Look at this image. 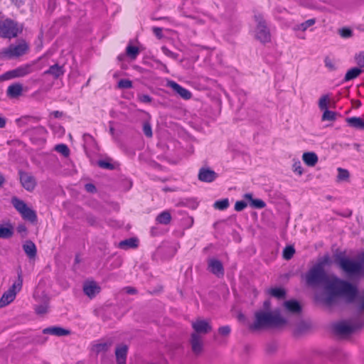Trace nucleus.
I'll return each mask as SVG.
<instances>
[{
    "label": "nucleus",
    "mask_w": 364,
    "mask_h": 364,
    "mask_svg": "<svg viewBox=\"0 0 364 364\" xmlns=\"http://www.w3.org/2000/svg\"><path fill=\"white\" fill-rule=\"evenodd\" d=\"M331 264L328 255L318 259L317 262L307 272L305 279L307 285L317 287L323 285L325 289H330L338 293L351 291L350 283L336 277H330L325 271V267Z\"/></svg>",
    "instance_id": "f257e3e1"
},
{
    "label": "nucleus",
    "mask_w": 364,
    "mask_h": 364,
    "mask_svg": "<svg viewBox=\"0 0 364 364\" xmlns=\"http://www.w3.org/2000/svg\"><path fill=\"white\" fill-rule=\"evenodd\" d=\"M287 320L282 316L280 311L275 309L273 311L257 310L255 313V320L250 325L252 331H259L270 328L279 327L284 325Z\"/></svg>",
    "instance_id": "f03ea898"
},
{
    "label": "nucleus",
    "mask_w": 364,
    "mask_h": 364,
    "mask_svg": "<svg viewBox=\"0 0 364 364\" xmlns=\"http://www.w3.org/2000/svg\"><path fill=\"white\" fill-rule=\"evenodd\" d=\"M364 326V320L361 317L354 319L343 321L334 325L335 332L343 337H346L357 331L361 329Z\"/></svg>",
    "instance_id": "7ed1b4c3"
},
{
    "label": "nucleus",
    "mask_w": 364,
    "mask_h": 364,
    "mask_svg": "<svg viewBox=\"0 0 364 364\" xmlns=\"http://www.w3.org/2000/svg\"><path fill=\"white\" fill-rule=\"evenodd\" d=\"M23 31V26L17 22L6 18L0 21V36L5 38H13L16 37Z\"/></svg>",
    "instance_id": "20e7f679"
},
{
    "label": "nucleus",
    "mask_w": 364,
    "mask_h": 364,
    "mask_svg": "<svg viewBox=\"0 0 364 364\" xmlns=\"http://www.w3.org/2000/svg\"><path fill=\"white\" fill-rule=\"evenodd\" d=\"M23 286V277L21 272L18 273L17 279L13 283L11 287L4 293L0 299V308L7 306L12 302L16 296V294L19 292Z\"/></svg>",
    "instance_id": "39448f33"
},
{
    "label": "nucleus",
    "mask_w": 364,
    "mask_h": 364,
    "mask_svg": "<svg viewBox=\"0 0 364 364\" xmlns=\"http://www.w3.org/2000/svg\"><path fill=\"white\" fill-rule=\"evenodd\" d=\"M350 286L352 288V289H351L352 291H349L348 293V292H346V293H338V292L334 291L333 290L326 289L329 294L326 296H325V297H323V299H319L318 296H316V299L317 301H321L323 304H325L326 306H331L332 304H333L335 300H336V298L337 296H343L348 302H352L355 299V298L356 296L357 289L351 284H350Z\"/></svg>",
    "instance_id": "423d86ee"
},
{
    "label": "nucleus",
    "mask_w": 364,
    "mask_h": 364,
    "mask_svg": "<svg viewBox=\"0 0 364 364\" xmlns=\"http://www.w3.org/2000/svg\"><path fill=\"white\" fill-rule=\"evenodd\" d=\"M11 204L15 209L21 215L24 220H28L31 223L37 221V215L36 212L28 207L26 203L18 198L17 197H13L11 198Z\"/></svg>",
    "instance_id": "0eeeda50"
},
{
    "label": "nucleus",
    "mask_w": 364,
    "mask_h": 364,
    "mask_svg": "<svg viewBox=\"0 0 364 364\" xmlns=\"http://www.w3.org/2000/svg\"><path fill=\"white\" fill-rule=\"evenodd\" d=\"M255 19L257 23L255 30V38L262 43L269 42L271 34L263 16L261 14H257L255 16Z\"/></svg>",
    "instance_id": "6e6552de"
},
{
    "label": "nucleus",
    "mask_w": 364,
    "mask_h": 364,
    "mask_svg": "<svg viewBox=\"0 0 364 364\" xmlns=\"http://www.w3.org/2000/svg\"><path fill=\"white\" fill-rule=\"evenodd\" d=\"M337 263L339 267L348 275L358 274L361 271V265L359 262L346 257H340Z\"/></svg>",
    "instance_id": "1a4fd4ad"
},
{
    "label": "nucleus",
    "mask_w": 364,
    "mask_h": 364,
    "mask_svg": "<svg viewBox=\"0 0 364 364\" xmlns=\"http://www.w3.org/2000/svg\"><path fill=\"white\" fill-rule=\"evenodd\" d=\"M28 49L27 43L22 41L18 44H11L9 47L4 48L2 54L9 58H14L24 55Z\"/></svg>",
    "instance_id": "9d476101"
},
{
    "label": "nucleus",
    "mask_w": 364,
    "mask_h": 364,
    "mask_svg": "<svg viewBox=\"0 0 364 364\" xmlns=\"http://www.w3.org/2000/svg\"><path fill=\"white\" fill-rule=\"evenodd\" d=\"M33 72V68L31 65L26 64L24 65L19 66L14 70L6 72L2 75L1 78L3 80H11L16 77H24Z\"/></svg>",
    "instance_id": "9b49d317"
},
{
    "label": "nucleus",
    "mask_w": 364,
    "mask_h": 364,
    "mask_svg": "<svg viewBox=\"0 0 364 364\" xmlns=\"http://www.w3.org/2000/svg\"><path fill=\"white\" fill-rule=\"evenodd\" d=\"M19 178L21 186L28 192L34 191L37 186L36 178L31 173L23 171H19Z\"/></svg>",
    "instance_id": "f8f14e48"
},
{
    "label": "nucleus",
    "mask_w": 364,
    "mask_h": 364,
    "mask_svg": "<svg viewBox=\"0 0 364 364\" xmlns=\"http://www.w3.org/2000/svg\"><path fill=\"white\" fill-rule=\"evenodd\" d=\"M191 326L194 331L193 333L201 335L203 337L212 330L210 323L201 318H197L196 321H192Z\"/></svg>",
    "instance_id": "ddd939ff"
},
{
    "label": "nucleus",
    "mask_w": 364,
    "mask_h": 364,
    "mask_svg": "<svg viewBox=\"0 0 364 364\" xmlns=\"http://www.w3.org/2000/svg\"><path fill=\"white\" fill-rule=\"evenodd\" d=\"M208 269L218 277H222L224 275L223 265L222 262L217 259L210 258L208 260Z\"/></svg>",
    "instance_id": "4468645a"
},
{
    "label": "nucleus",
    "mask_w": 364,
    "mask_h": 364,
    "mask_svg": "<svg viewBox=\"0 0 364 364\" xmlns=\"http://www.w3.org/2000/svg\"><path fill=\"white\" fill-rule=\"evenodd\" d=\"M190 343L191 350L196 355H199L203 350V337L197 333H192L191 336Z\"/></svg>",
    "instance_id": "2eb2a0df"
},
{
    "label": "nucleus",
    "mask_w": 364,
    "mask_h": 364,
    "mask_svg": "<svg viewBox=\"0 0 364 364\" xmlns=\"http://www.w3.org/2000/svg\"><path fill=\"white\" fill-rule=\"evenodd\" d=\"M198 177L202 182L211 183L216 179L218 174L208 168L203 167L200 168Z\"/></svg>",
    "instance_id": "dca6fc26"
},
{
    "label": "nucleus",
    "mask_w": 364,
    "mask_h": 364,
    "mask_svg": "<svg viewBox=\"0 0 364 364\" xmlns=\"http://www.w3.org/2000/svg\"><path fill=\"white\" fill-rule=\"evenodd\" d=\"M100 287L94 281L87 282L83 285V291L90 299L95 297L100 291Z\"/></svg>",
    "instance_id": "f3484780"
},
{
    "label": "nucleus",
    "mask_w": 364,
    "mask_h": 364,
    "mask_svg": "<svg viewBox=\"0 0 364 364\" xmlns=\"http://www.w3.org/2000/svg\"><path fill=\"white\" fill-rule=\"evenodd\" d=\"M167 85L172 88L176 93H178L183 99L189 100L192 97L191 92L187 89L181 87L180 85L174 81H168Z\"/></svg>",
    "instance_id": "a211bd4d"
},
{
    "label": "nucleus",
    "mask_w": 364,
    "mask_h": 364,
    "mask_svg": "<svg viewBox=\"0 0 364 364\" xmlns=\"http://www.w3.org/2000/svg\"><path fill=\"white\" fill-rule=\"evenodd\" d=\"M128 346L124 344L118 346L115 350L116 360L118 364H124L126 362Z\"/></svg>",
    "instance_id": "6ab92c4d"
},
{
    "label": "nucleus",
    "mask_w": 364,
    "mask_h": 364,
    "mask_svg": "<svg viewBox=\"0 0 364 364\" xmlns=\"http://www.w3.org/2000/svg\"><path fill=\"white\" fill-rule=\"evenodd\" d=\"M43 333L56 336H65L70 334V331L60 326H51L44 328Z\"/></svg>",
    "instance_id": "aec40b11"
},
{
    "label": "nucleus",
    "mask_w": 364,
    "mask_h": 364,
    "mask_svg": "<svg viewBox=\"0 0 364 364\" xmlns=\"http://www.w3.org/2000/svg\"><path fill=\"white\" fill-rule=\"evenodd\" d=\"M30 136L36 139L44 140L47 133L46 129L43 126H38L28 130Z\"/></svg>",
    "instance_id": "412c9836"
},
{
    "label": "nucleus",
    "mask_w": 364,
    "mask_h": 364,
    "mask_svg": "<svg viewBox=\"0 0 364 364\" xmlns=\"http://www.w3.org/2000/svg\"><path fill=\"white\" fill-rule=\"evenodd\" d=\"M23 91V86L20 83H15L9 86L7 89V95L11 98L20 96Z\"/></svg>",
    "instance_id": "4be33fe9"
},
{
    "label": "nucleus",
    "mask_w": 364,
    "mask_h": 364,
    "mask_svg": "<svg viewBox=\"0 0 364 364\" xmlns=\"http://www.w3.org/2000/svg\"><path fill=\"white\" fill-rule=\"evenodd\" d=\"M23 249L29 258L33 259L36 257L37 250L36 245L32 241H26L23 245Z\"/></svg>",
    "instance_id": "5701e85b"
},
{
    "label": "nucleus",
    "mask_w": 364,
    "mask_h": 364,
    "mask_svg": "<svg viewBox=\"0 0 364 364\" xmlns=\"http://www.w3.org/2000/svg\"><path fill=\"white\" fill-rule=\"evenodd\" d=\"M139 245V240L136 238L131 237L124 240L119 243V247L122 250H128L130 248H136Z\"/></svg>",
    "instance_id": "b1692460"
},
{
    "label": "nucleus",
    "mask_w": 364,
    "mask_h": 364,
    "mask_svg": "<svg viewBox=\"0 0 364 364\" xmlns=\"http://www.w3.org/2000/svg\"><path fill=\"white\" fill-rule=\"evenodd\" d=\"M64 73V69L63 66L59 65L58 64H55L51 65L48 70L44 72L45 75H50L53 76L55 78H58L60 76L63 75Z\"/></svg>",
    "instance_id": "393cba45"
},
{
    "label": "nucleus",
    "mask_w": 364,
    "mask_h": 364,
    "mask_svg": "<svg viewBox=\"0 0 364 364\" xmlns=\"http://www.w3.org/2000/svg\"><path fill=\"white\" fill-rule=\"evenodd\" d=\"M244 198L250 202V206L254 208L262 209L266 206V203L261 199H254L252 193H245Z\"/></svg>",
    "instance_id": "a878e982"
},
{
    "label": "nucleus",
    "mask_w": 364,
    "mask_h": 364,
    "mask_svg": "<svg viewBox=\"0 0 364 364\" xmlns=\"http://www.w3.org/2000/svg\"><path fill=\"white\" fill-rule=\"evenodd\" d=\"M302 159L309 166H314L318 162V156L314 152H306L303 154Z\"/></svg>",
    "instance_id": "bb28decb"
},
{
    "label": "nucleus",
    "mask_w": 364,
    "mask_h": 364,
    "mask_svg": "<svg viewBox=\"0 0 364 364\" xmlns=\"http://www.w3.org/2000/svg\"><path fill=\"white\" fill-rule=\"evenodd\" d=\"M112 345V342L111 341L96 343L92 346V350L97 354L102 352H107Z\"/></svg>",
    "instance_id": "cd10ccee"
},
{
    "label": "nucleus",
    "mask_w": 364,
    "mask_h": 364,
    "mask_svg": "<svg viewBox=\"0 0 364 364\" xmlns=\"http://www.w3.org/2000/svg\"><path fill=\"white\" fill-rule=\"evenodd\" d=\"M286 309L291 313H299L301 311V306L299 303L295 300L287 301L284 304Z\"/></svg>",
    "instance_id": "c85d7f7f"
},
{
    "label": "nucleus",
    "mask_w": 364,
    "mask_h": 364,
    "mask_svg": "<svg viewBox=\"0 0 364 364\" xmlns=\"http://www.w3.org/2000/svg\"><path fill=\"white\" fill-rule=\"evenodd\" d=\"M156 220L159 224L168 225L171 220V213L167 210L163 211L156 217Z\"/></svg>",
    "instance_id": "c756f323"
},
{
    "label": "nucleus",
    "mask_w": 364,
    "mask_h": 364,
    "mask_svg": "<svg viewBox=\"0 0 364 364\" xmlns=\"http://www.w3.org/2000/svg\"><path fill=\"white\" fill-rule=\"evenodd\" d=\"M362 69L359 68H353L347 71L344 77V80L349 81L353 80L358 77L362 73Z\"/></svg>",
    "instance_id": "7c9ffc66"
},
{
    "label": "nucleus",
    "mask_w": 364,
    "mask_h": 364,
    "mask_svg": "<svg viewBox=\"0 0 364 364\" xmlns=\"http://www.w3.org/2000/svg\"><path fill=\"white\" fill-rule=\"evenodd\" d=\"M348 124L354 128L364 129V120L360 117H350L347 119Z\"/></svg>",
    "instance_id": "2f4dec72"
},
{
    "label": "nucleus",
    "mask_w": 364,
    "mask_h": 364,
    "mask_svg": "<svg viewBox=\"0 0 364 364\" xmlns=\"http://www.w3.org/2000/svg\"><path fill=\"white\" fill-rule=\"evenodd\" d=\"M14 235V228L9 224L7 226H0V238L8 239Z\"/></svg>",
    "instance_id": "473e14b6"
},
{
    "label": "nucleus",
    "mask_w": 364,
    "mask_h": 364,
    "mask_svg": "<svg viewBox=\"0 0 364 364\" xmlns=\"http://www.w3.org/2000/svg\"><path fill=\"white\" fill-rule=\"evenodd\" d=\"M40 120L39 117H31V116H23L16 119V123L19 127H23L28 124L29 122H37Z\"/></svg>",
    "instance_id": "72a5a7b5"
},
{
    "label": "nucleus",
    "mask_w": 364,
    "mask_h": 364,
    "mask_svg": "<svg viewBox=\"0 0 364 364\" xmlns=\"http://www.w3.org/2000/svg\"><path fill=\"white\" fill-rule=\"evenodd\" d=\"M316 23L315 18H311L301 23L297 24L294 26V29L295 31H305L307 30L308 28L314 26Z\"/></svg>",
    "instance_id": "f704fd0d"
},
{
    "label": "nucleus",
    "mask_w": 364,
    "mask_h": 364,
    "mask_svg": "<svg viewBox=\"0 0 364 364\" xmlns=\"http://www.w3.org/2000/svg\"><path fill=\"white\" fill-rule=\"evenodd\" d=\"M267 293L277 299H282L285 296V290L282 288H272L267 290Z\"/></svg>",
    "instance_id": "c9c22d12"
},
{
    "label": "nucleus",
    "mask_w": 364,
    "mask_h": 364,
    "mask_svg": "<svg viewBox=\"0 0 364 364\" xmlns=\"http://www.w3.org/2000/svg\"><path fill=\"white\" fill-rule=\"evenodd\" d=\"M126 54L132 60H134L136 58L137 55L139 54V50L136 46L128 45L126 48Z\"/></svg>",
    "instance_id": "e433bc0d"
},
{
    "label": "nucleus",
    "mask_w": 364,
    "mask_h": 364,
    "mask_svg": "<svg viewBox=\"0 0 364 364\" xmlns=\"http://www.w3.org/2000/svg\"><path fill=\"white\" fill-rule=\"evenodd\" d=\"M324 64H325V67L329 71H334L337 68L336 60L333 58H331L329 56H326L325 58V59H324Z\"/></svg>",
    "instance_id": "4c0bfd02"
},
{
    "label": "nucleus",
    "mask_w": 364,
    "mask_h": 364,
    "mask_svg": "<svg viewBox=\"0 0 364 364\" xmlns=\"http://www.w3.org/2000/svg\"><path fill=\"white\" fill-rule=\"evenodd\" d=\"M55 150L61 154L63 156H68L70 154V150L67 145L64 144H60L55 146Z\"/></svg>",
    "instance_id": "58836bf2"
},
{
    "label": "nucleus",
    "mask_w": 364,
    "mask_h": 364,
    "mask_svg": "<svg viewBox=\"0 0 364 364\" xmlns=\"http://www.w3.org/2000/svg\"><path fill=\"white\" fill-rule=\"evenodd\" d=\"M229 206V200L228 198L217 200L214 203V208L218 210H225Z\"/></svg>",
    "instance_id": "ea45409f"
},
{
    "label": "nucleus",
    "mask_w": 364,
    "mask_h": 364,
    "mask_svg": "<svg viewBox=\"0 0 364 364\" xmlns=\"http://www.w3.org/2000/svg\"><path fill=\"white\" fill-rule=\"evenodd\" d=\"M295 253V250L292 246H287L283 250V257L289 260L291 259Z\"/></svg>",
    "instance_id": "a19ab883"
},
{
    "label": "nucleus",
    "mask_w": 364,
    "mask_h": 364,
    "mask_svg": "<svg viewBox=\"0 0 364 364\" xmlns=\"http://www.w3.org/2000/svg\"><path fill=\"white\" fill-rule=\"evenodd\" d=\"M329 102V96L325 95L321 97L318 101V107L321 110L328 109V104Z\"/></svg>",
    "instance_id": "79ce46f5"
},
{
    "label": "nucleus",
    "mask_w": 364,
    "mask_h": 364,
    "mask_svg": "<svg viewBox=\"0 0 364 364\" xmlns=\"http://www.w3.org/2000/svg\"><path fill=\"white\" fill-rule=\"evenodd\" d=\"M336 114L335 112L330 111L328 109H325L322 115V120L335 121L336 119Z\"/></svg>",
    "instance_id": "37998d69"
},
{
    "label": "nucleus",
    "mask_w": 364,
    "mask_h": 364,
    "mask_svg": "<svg viewBox=\"0 0 364 364\" xmlns=\"http://www.w3.org/2000/svg\"><path fill=\"white\" fill-rule=\"evenodd\" d=\"M117 87L120 89H129L132 87V82L128 79H122L118 82Z\"/></svg>",
    "instance_id": "c03bdc74"
},
{
    "label": "nucleus",
    "mask_w": 364,
    "mask_h": 364,
    "mask_svg": "<svg viewBox=\"0 0 364 364\" xmlns=\"http://www.w3.org/2000/svg\"><path fill=\"white\" fill-rule=\"evenodd\" d=\"M355 63L358 68L362 69L364 68V51H361L355 56Z\"/></svg>",
    "instance_id": "a18cd8bd"
},
{
    "label": "nucleus",
    "mask_w": 364,
    "mask_h": 364,
    "mask_svg": "<svg viewBox=\"0 0 364 364\" xmlns=\"http://www.w3.org/2000/svg\"><path fill=\"white\" fill-rule=\"evenodd\" d=\"M48 309V304L46 302L37 305L35 307V311L37 314L43 315L46 313H47Z\"/></svg>",
    "instance_id": "49530a36"
},
{
    "label": "nucleus",
    "mask_w": 364,
    "mask_h": 364,
    "mask_svg": "<svg viewBox=\"0 0 364 364\" xmlns=\"http://www.w3.org/2000/svg\"><path fill=\"white\" fill-rule=\"evenodd\" d=\"M338 174L337 178H338V181H344V180H346L348 178L349 172L348 170L343 169L342 168H338Z\"/></svg>",
    "instance_id": "de8ad7c7"
},
{
    "label": "nucleus",
    "mask_w": 364,
    "mask_h": 364,
    "mask_svg": "<svg viewBox=\"0 0 364 364\" xmlns=\"http://www.w3.org/2000/svg\"><path fill=\"white\" fill-rule=\"evenodd\" d=\"M97 164L102 168L108 170H113L114 168V166L112 164L105 160L98 161Z\"/></svg>",
    "instance_id": "09e8293b"
},
{
    "label": "nucleus",
    "mask_w": 364,
    "mask_h": 364,
    "mask_svg": "<svg viewBox=\"0 0 364 364\" xmlns=\"http://www.w3.org/2000/svg\"><path fill=\"white\" fill-rule=\"evenodd\" d=\"M292 168H293V171L294 173H296L299 176H301L303 173V168L301 167V161L299 160L294 161Z\"/></svg>",
    "instance_id": "8fccbe9b"
},
{
    "label": "nucleus",
    "mask_w": 364,
    "mask_h": 364,
    "mask_svg": "<svg viewBox=\"0 0 364 364\" xmlns=\"http://www.w3.org/2000/svg\"><path fill=\"white\" fill-rule=\"evenodd\" d=\"M161 50L162 52L164 53V55H166V56L171 58H173L174 60H176L178 59V54L177 53H175L172 51H171L168 48H167L166 46H163L161 48Z\"/></svg>",
    "instance_id": "3c124183"
},
{
    "label": "nucleus",
    "mask_w": 364,
    "mask_h": 364,
    "mask_svg": "<svg viewBox=\"0 0 364 364\" xmlns=\"http://www.w3.org/2000/svg\"><path fill=\"white\" fill-rule=\"evenodd\" d=\"M143 132H144V134L147 136V137H151L153 134H152V129H151V124L149 123V122H144V124H143Z\"/></svg>",
    "instance_id": "603ef678"
},
{
    "label": "nucleus",
    "mask_w": 364,
    "mask_h": 364,
    "mask_svg": "<svg viewBox=\"0 0 364 364\" xmlns=\"http://www.w3.org/2000/svg\"><path fill=\"white\" fill-rule=\"evenodd\" d=\"M247 203L243 200H238L235 204V210L236 211H242L247 207Z\"/></svg>",
    "instance_id": "864d4df0"
},
{
    "label": "nucleus",
    "mask_w": 364,
    "mask_h": 364,
    "mask_svg": "<svg viewBox=\"0 0 364 364\" xmlns=\"http://www.w3.org/2000/svg\"><path fill=\"white\" fill-rule=\"evenodd\" d=\"M340 35L343 38H349L352 36V31L350 28H343L339 31Z\"/></svg>",
    "instance_id": "5fc2aeb1"
},
{
    "label": "nucleus",
    "mask_w": 364,
    "mask_h": 364,
    "mask_svg": "<svg viewBox=\"0 0 364 364\" xmlns=\"http://www.w3.org/2000/svg\"><path fill=\"white\" fill-rule=\"evenodd\" d=\"M137 98L143 103H150L152 101V98L148 95H139Z\"/></svg>",
    "instance_id": "6e6d98bb"
},
{
    "label": "nucleus",
    "mask_w": 364,
    "mask_h": 364,
    "mask_svg": "<svg viewBox=\"0 0 364 364\" xmlns=\"http://www.w3.org/2000/svg\"><path fill=\"white\" fill-rule=\"evenodd\" d=\"M218 332L222 336H228L230 333V328L228 326L220 327L218 329Z\"/></svg>",
    "instance_id": "4d7b16f0"
},
{
    "label": "nucleus",
    "mask_w": 364,
    "mask_h": 364,
    "mask_svg": "<svg viewBox=\"0 0 364 364\" xmlns=\"http://www.w3.org/2000/svg\"><path fill=\"white\" fill-rule=\"evenodd\" d=\"M358 309L359 311H364V295L358 298Z\"/></svg>",
    "instance_id": "13d9d810"
},
{
    "label": "nucleus",
    "mask_w": 364,
    "mask_h": 364,
    "mask_svg": "<svg viewBox=\"0 0 364 364\" xmlns=\"http://www.w3.org/2000/svg\"><path fill=\"white\" fill-rule=\"evenodd\" d=\"M85 190L89 193H95L96 192V188L92 183H87L85 186Z\"/></svg>",
    "instance_id": "bf43d9fd"
},
{
    "label": "nucleus",
    "mask_w": 364,
    "mask_h": 364,
    "mask_svg": "<svg viewBox=\"0 0 364 364\" xmlns=\"http://www.w3.org/2000/svg\"><path fill=\"white\" fill-rule=\"evenodd\" d=\"M262 310L272 311H271V302L269 299H267L263 303V309Z\"/></svg>",
    "instance_id": "052dcab7"
},
{
    "label": "nucleus",
    "mask_w": 364,
    "mask_h": 364,
    "mask_svg": "<svg viewBox=\"0 0 364 364\" xmlns=\"http://www.w3.org/2000/svg\"><path fill=\"white\" fill-rule=\"evenodd\" d=\"M124 291L129 294H134L136 293V289L131 287H125Z\"/></svg>",
    "instance_id": "680f3d73"
},
{
    "label": "nucleus",
    "mask_w": 364,
    "mask_h": 364,
    "mask_svg": "<svg viewBox=\"0 0 364 364\" xmlns=\"http://www.w3.org/2000/svg\"><path fill=\"white\" fill-rule=\"evenodd\" d=\"M17 231L19 233H23V232L26 233V231H27V228H26V227L24 225L21 224V225H18Z\"/></svg>",
    "instance_id": "e2e57ef3"
},
{
    "label": "nucleus",
    "mask_w": 364,
    "mask_h": 364,
    "mask_svg": "<svg viewBox=\"0 0 364 364\" xmlns=\"http://www.w3.org/2000/svg\"><path fill=\"white\" fill-rule=\"evenodd\" d=\"M52 116H53L55 118H60L63 116V112L60 111H53L50 114Z\"/></svg>",
    "instance_id": "0e129e2a"
},
{
    "label": "nucleus",
    "mask_w": 364,
    "mask_h": 364,
    "mask_svg": "<svg viewBox=\"0 0 364 364\" xmlns=\"http://www.w3.org/2000/svg\"><path fill=\"white\" fill-rule=\"evenodd\" d=\"M6 124V118L0 117V128H4Z\"/></svg>",
    "instance_id": "69168bd1"
},
{
    "label": "nucleus",
    "mask_w": 364,
    "mask_h": 364,
    "mask_svg": "<svg viewBox=\"0 0 364 364\" xmlns=\"http://www.w3.org/2000/svg\"><path fill=\"white\" fill-rule=\"evenodd\" d=\"M6 182V178L0 172V187L3 186V184Z\"/></svg>",
    "instance_id": "338daca9"
},
{
    "label": "nucleus",
    "mask_w": 364,
    "mask_h": 364,
    "mask_svg": "<svg viewBox=\"0 0 364 364\" xmlns=\"http://www.w3.org/2000/svg\"><path fill=\"white\" fill-rule=\"evenodd\" d=\"M154 32L156 36H159L161 33V29L160 28H154Z\"/></svg>",
    "instance_id": "774afa93"
}]
</instances>
